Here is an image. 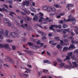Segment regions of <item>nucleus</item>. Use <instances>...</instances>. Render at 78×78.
Listing matches in <instances>:
<instances>
[{
    "label": "nucleus",
    "instance_id": "f257e3e1",
    "mask_svg": "<svg viewBox=\"0 0 78 78\" xmlns=\"http://www.w3.org/2000/svg\"><path fill=\"white\" fill-rule=\"evenodd\" d=\"M68 62L69 64H70V67L71 68H72L73 69L74 67H76L78 66V65H77V64H76V62H72L73 64V65H74V66H73V67H72V65H71V63H70V62Z\"/></svg>",
    "mask_w": 78,
    "mask_h": 78
},
{
    "label": "nucleus",
    "instance_id": "f03ea898",
    "mask_svg": "<svg viewBox=\"0 0 78 78\" xmlns=\"http://www.w3.org/2000/svg\"><path fill=\"white\" fill-rule=\"evenodd\" d=\"M4 48L6 49L8 51H11V48L9 47V45L8 44H5L4 45Z\"/></svg>",
    "mask_w": 78,
    "mask_h": 78
},
{
    "label": "nucleus",
    "instance_id": "7ed1b4c3",
    "mask_svg": "<svg viewBox=\"0 0 78 78\" xmlns=\"http://www.w3.org/2000/svg\"><path fill=\"white\" fill-rule=\"evenodd\" d=\"M38 32L40 34L42 35V36H46V34L44 32L41 30H38Z\"/></svg>",
    "mask_w": 78,
    "mask_h": 78
},
{
    "label": "nucleus",
    "instance_id": "20e7f679",
    "mask_svg": "<svg viewBox=\"0 0 78 78\" xmlns=\"http://www.w3.org/2000/svg\"><path fill=\"white\" fill-rule=\"evenodd\" d=\"M11 34L13 37H16L18 36V34L15 32H12L11 33Z\"/></svg>",
    "mask_w": 78,
    "mask_h": 78
},
{
    "label": "nucleus",
    "instance_id": "39448f33",
    "mask_svg": "<svg viewBox=\"0 0 78 78\" xmlns=\"http://www.w3.org/2000/svg\"><path fill=\"white\" fill-rule=\"evenodd\" d=\"M64 20H61L59 22L60 23H66V22H67L69 19H68L67 20H66L65 18H64Z\"/></svg>",
    "mask_w": 78,
    "mask_h": 78
},
{
    "label": "nucleus",
    "instance_id": "423d86ee",
    "mask_svg": "<svg viewBox=\"0 0 78 78\" xmlns=\"http://www.w3.org/2000/svg\"><path fill=\"white\" fill-rule=\"evenodd\" d=\"M7 59L11 63H14V61L13 60H12V59L9 57H8Z\"/></svg>",
    "mask_w": 78,
    "mask_h": 78
},
{
    "label": "nucleus",
    "instance_id": "0eeeda50",
    "mask_svg": "<svg viewBox=\"0 0 78 78\" xmlns=\"http://www.w3.org/2000/svg\"><path fill=\"white\" fill-rule=\"evenodd\" d=\"M60 41L61 45H64V46H65V45H67L66 43L63 42V41L62 40H60Z\"/></svg>",
    "mask_w": 78,
    "mask_h": 78
},
{
    "label": "nucleus",
    "instance_id": "6e6552de",
    "mask_svg": "<svg viewBox=\"0 0 78 78\" xmlns=\"http://www.w3.org/2000/svg\"><path fill=\"white\" fill-rule=\"evenodd\" d=\"M38 19V17H37V15H35L34 16V18L33 19V20L34 21H36L37 19Z\"/></svg>",
    "mask_w": 78,
    "mask_h": 78
},
{
    "label": "nucleus",
    "instance_id": "1a4fd4ad",
    "mask_svg": "<svg viewBox=\"0 0 78 78\" xmlns=\"http://www.w3.org/2000/svg\"><path fill=\"white\" fill-rule=\"evenodd\" d=\"M69 19V20L68 21V22H69V21H70V20H71L72 22H73L74 23H75V22H76L75 18H72L71 19Z\"/></svg>",
    "mask_w": 78,
    "mask_h": 78
},
{
    "label": "nucleus",
    "instance_id": "9d476101",
    "mask_svg": "<svg viewBox=\"0 0 78 78\" xmlns=\"http://www.w3.org/2000/svg\"><path fill=\"white\" fill-rule=\"evenodd\" d=\"M4 22L5 23H7L9 22V20L7 18H5L4 20Z\"/></svg>",
    "mask_w": 78,
    "mask_h": 78
},
{
    "label": "nucleus",
    "instance_id": "9b49d317",
    "mask_svg": "<svg viewBox=\"0 0 78 78\" xmlns=\"http://www.w3.org/2000/svg\"><path fill=\"white\" fill-rule=\"evenodd\" d=\"M48 7H47V6L44 5L43 7V9L44 10H47V11H48Z\"/></svg>",
    "mask_w": 78,
    "mask_h": 78
},
{
    "label": "nucleus",
    "instance_id": "f8f14e48",
    "mask_svg": "<svg viewBox=\"0 0 78 78\" xmlns=\"http://www.w3.org/2000/svg\"><path fill=\"white\" fill-rule=\"evenodd\" d=\"M30 10L32 11H33V12H36V9H35L34 8L30 7Z\"/></svg>",
    "mask_w": 78,
    "mask_h": 78
},
{
    "label": "nucleus",
    "instance_id": "ddd939ff",
    "mask_svg": "<svg viewBox=\"0 0 78 78\" xmlns=\"http://www.w3.org/2000/svg\"><path fill=\"white\" fill-rule=\"evenodd\" d=\"M7 23V25L8 27H12V26H14V25L12 24L11 23Z\"/></svg>",
    "mask_w": 78,
    "mask_h": 78
},
{
    "label": "nucleus",
    "instance_id": "4468645a",
    "mask_svg": "<svg viewBox=\"0 0 78 78\" xmlns=\"http://www.w3.org/2000/svg\"><path fill=\"white\" fill-rule=\"evenodd\" d=\"M27 53H28L29 55H30L31 56V55H33V51H27Z\"/></svg>",
    "mask_w": 78,
    "mask_h": 78
},
{
    "label": "nucleus",
    "instance_id": "2eb2a0df",
    "mask_svg": "<svg viewBox=\"0 0 78 78\" xmlns=\"http://www.w3.org/2000/svg\"><path fill=\"white\" fill-rule=\"evenodd\" d=\"M9 14L10 16L12 17V18H13V16H12V14H15V15H16V14L14 13V12H10Z\"/></svg>",
    "mask_w": 78,
    "mask_h": 78
},
{
    "label": "nucleus",
    "instance_id": "dca6fc26",
    "mask_svg": "<svg viewBox=\"0 0 78 78\" xmlns=\"http://www.w3.org/2000/svg\"><path fill=\"white\" fill-rule=\"evenodd\" d=\"M52 8V7H48L47 11L51 12V11Z\"/></svg>",
    "mask_w": 78,
    "mask_h": 78
},
{
    "label": "nucleus",
    "instance_id": "f3484780",
    "mask_svg": "<svg viewBox=\"0 0 78 78\" xmlns=\"http://www.w3.org/2000/svg\"><path fill=\"white\" fill-rule=\"evenodd\" d=\"M30 2L28 1H26V6H29L30 5Z\"/></svg>",
    "mask_w": 78,
    "mask_h": 78
},
{
    "label": "nucleus",
    "instance_id": "a211bd4d",
    "mask_svg": "<svg viewBox=\"0 0 78 78\" xmlns=\"http://www.w3.org/2000/svg\"><path fill=\"white\" fill-rule=\"evenodd\" d=\"M55 39L57 41H60V38H59V37H55Z\"/></svg>",
    "mask_w": 78,
    "mask_h": 78
},
{
    "label": "nucleus",
    "instance_id": "6ab92c4d",
    "mask_svg": "<svg viewBox=\"0 0 78 78\" xmlns=\"http://www.w3.org/2000/svg\"><path fill=\"white\" fill-rule=\"evenodd\" d=\"M67 8H69V7H73V5L72 4H68L67 6Z\"/></svg>",
    "mask_w": 78,
    "mask_h": 78
},
{
    "label": "nucleus",
    "instance_id": "aec40b11",
    "mask_svg": "<svg viewBox=\"0 0 78 78\" xmlns=\"http://www.w3.org/2000/svg\"><path fill=\"white\" fill-rule=\"evenodd\" d=\"M68 50V47H65L63 48L62 51H66V50Z\"/></svg>",
    "mask_w": 78,
    "mask_h": 78
},
{
    "label": "nucleus",
    "instance_id": "412c9836",
    "mask_svg": "<svg viewBox=\"0 0 78 78\" xmlns=\"http://www.w3.org/2000/svg\"><path fill=\"white\" fill-rule=\"evenodd\" d=\"M71 42L73 44H76L78 43V41H74L73 40H71Z\"/></svg>",
    "mask_w": 78,
    "mask_h": 78
},
{
    "label": "nucleus",
    "instance_id": "4be33fe9",
    "mask_svg": "<svg viewBox=\"0 0 78 78\" xmlns=\"http://www.w3.org/2000/svg\"><path fill=\"white\" fill-rule=\"evenodd\" d=\"M9 31L8 30H5V34L6 36H8V33Z\"/></svg>",
    "mask_w": 78,
    "mask_h": 78
},
{
    "label": "nucleus",
    "instance_id": "5701e85b",
    "mask_svg": "<svg viewBox=\"0 0 78 78\" xmlns=\"http://www.w3.org/2000/svg\"><path fill=\"white\" fill-rule=\"evenodd\" d=\"M64 66V63H62L59 65V67L60 68H62V67Z\"/></svg>",
    "mask_w": 78,
    "mask_h": 78
},
{
    "label": "nucleus",
    "instance_id": "b1692460",
    "mask_svg": "<svg viewBox=\"0 0 78 78\" xmlns=\"http://www.w3.org/2000/svg\"><path fill=\"white\" fill-rule=\"evenodd\" d=\"M56 28V26L55 25H51V26L49 27L50 29H52L53 28Z\"/></svg>",
    "mask_w": 78,
    "mask_h": 78
},
{
    "label": "nucleus",
    "instance_id": "393cba45",
    "mask_svg": "<svg viewBox=\"0 0 78 78\" xmlns=\"http://www.w3.org/2000/svg\"><path fill=\"white\" fill-rule=\"evenodd\" d=\"M6 41L7 42H12V40H9V39H6Z\"/></svg>",
    "mask_w": 78,
    "mask_h": 78
},
{
    "label": "nucleus",
    "instance_id": "a878e982",
    "mask_svg": "<svg viewBox=\"0 0 78 78\" xmlns=\"http://www.w3.org/2000/svg\"><path fill=\"white\" fill-rule=\"evenodd\" d=\"M2 9L3 10H4L5 11H6V12H9L8 10H7V8L6 7H3Z\"/></svg>",
    "mask_w": 78,
    "mask_h": 78
},
{
    "label": "nucleus",
    "instance_id": "bb28decb",
    "mask_svg": "<svg viewBox=\"0 0 78 78\" xmlns=\"http://www.w3.org/2000/svg\"><path fill=\"white\" fill-rule=\"evenodd\" d=\"M42 74V72L40 71L39 72H38V76H41Z\"/></svg>",
    "mask_w": 78,
    "mask_h": 78
},
{
    "label": "nucleus",
    "instance_id": "cd10ccee",
    "mask_svg": "<svg viewBox=\"0 0 78 78\" xmlns=\"http://www.w3.org/2000/svg\"><path fill=\"white\" fill-rule=\"evenodd\" d=\"M68 26L66 24H63L62 26V27L63 28H67Z\"/></svg>",
    "mask_w": 78,
    "mask_h": 78
},
{
    "label": "nucleus",
    "instance_id": "c85d7f7f",
    "mask_svg": "<svg viewBox=\"0 0 78 78\" xmlns=\"http://www.w3.org/2000/svg\"><path fill=\"white\" fill-rule=\"evenodd\" d=\"M57 61H58L59 62H60V63H61L62 62V61L59 58H57Z\"/></svg>",
    "mask_w": 78,
    "mask_h": 78
},
{
    "label": "nucleus",
    "instance_id": "c756f323",
    "mask_svg": "<svg viewBox=\"0 0 78 78\" xmlns=\"http://www.w3.org/2000/svg\"><path fill=\"white\" fill-rule=\"evenodd\" d=\"M46 22H48L49 21H50L51 20L50 19V18H48V17H47L45 19Z\"/></svg>",
    "mask_w": 78,
    "mask_h": 78
},
{
    "label": "nucleus",
    "instance_id": "7c9ffc66",
    "mask_svg": "<svg viewBox=\"0 0 78 78\" xmlns=\"http://www.w3.org/2000/svg\"><path fill=\"white\" fill-rule=\"evenodd\" d=\"M64 67L65 68H69V69H72V68H71V67H70H70H69V66L67 65L64 66Z\"/></svg>",
    "mask_w": 78,
    "mask_h": 78
},
{
    "label": "nucleus",
    "instance_id": "2f4dec72",
    "mask_svg": "<svg viewBox=\"0 0 78 78\" xmlns=\"http://www.w3.org/2000/svg\"><path fill=\"white\" fill-rule=\"evenodd\" d=\"M56 28H61L62 26L61 25H59L58 26L56 25Z\"/></svg>",
    "mask_w": 78,
    "mask_h": 78
},
{
    "label": "nucleus",
    "instance_id": "473e14b6",
    "mask_svg": "<svg viewBox=\"0 0 78 78\" xmlns=\"http://www.w3.org/2000/svg\"><path fill=\"white\" fill-rule=\"evenodd\" d=\"M27 30L28 31H30L31 30L32 28L30 27H27Z\"/></svg>",
    "mask_w": 78,
    "mask_h": 78
},
{
    "label": "nucleus",
    "instance_id": "72a5a7b5",
    "mask_svg": "<svg viewBox=\"0 0 78 78\" xmlns=\"http://www.w3.org/2000/svg\"><path fill=\"white\" fill-rule=\"evenodd\" d=\"M55 40H53L51 41H50L49 42V44H53L54 42H55Z\"/></svg>",
    "mask_w": 78,
    "mask_h": 78
},
{
    "label": "nucleus",
    "instance_id": "f704fd0d",
    "mask_svg": "<svg viewBox=\"0 0 78 78\" xmlns=\"http://www.w3.org/2000/svg\"><path fill=\"white\" fill-rule=\"evenodd\" d=\"M39 15L41 16V17H43L44 16V14L40 12L39 13Z\"/></svg>",
    "mask_w": 78,
    "mask_h": 78
},
{
    "label": "nucleus",
    "instance_id": "c9c22d12",
    "mask_svg": "<svg viewBox=\"0 0 78 78\" xmlns=\"http://www.w3.org/2000/svg\"><path fill=\"white\" fill-rule=\"evenodd\" d=\"M74 53H75V54H77V55H78V49H76V50L74 51Z\"/></svg>",
    "mask_w": 78,
    "mask_h": 78
},
{
    "label": "nucleus",
    "instance_id": "e433bc0d",
    "mask_svg": "<svg viewBox=\"0 0 78 78\" xmlns=\"http://www.w3.org/2000/svg\"><path fill=\"white\" fill-rule=\"evenodd\" d=\"M21 27H22V28H24L25 29H27V28H26V27L25 26V25L23 24H22L21 25Z\"/></svg>",
    "mask_w": 78,
    "mask_h": 78
},
{
    "label": "nucleus",
    "instance_id": "4c0bfd02",
    "mask_svg": "<svg viewBox=\"0 0 78 78\" xmlns=\"http://www.w3.org/2000/svg\"><path fill=\"white\" fill-rule=\"evenodd\" d=\"M22 5H23V6H25L26 5V2H23L22 3Z\"/></svg>",
    "mask_w": 78,
    "mask_h": 78
},
{
    "label": "nucleus",
    "instance_id": "58836bf2",
    "mask_svg": "<svg viewBox=\"0 0 78 78\" xmlns=\"http://www.w3.org/2000/svg\"><path fill=\"white\" fill-rule=\"evenodd\" d=\"M51 11H56V9L54 7H52Z\"/></svg>",
    "mask_w": 78,
    "mask_h": 78
},
{
    "label": "nucleus",
    "instance_id": "ea45409f",
    "mask_svg": "<svg viewBox=\"0 0 78 78\" xmlns=\"http://www.w3.org/2000/svg\"><path fill=\"white\" fill-rule=\"evenodd\" d=\"M54 6L55 8H58L59 6V5H57V4H55L54 5Z\"/></svg>",
    "mask_w": 78,
    "mask_h": 78
},
{
    "label": "nucleus",
    "instance_id": "a19ab883",
    "mask_svg": "<svg viewBox=\"0 0 78 78\" xmlns=\"http://www.w3.org/2000/svg\"><path fill=\"white\" fill-rule=\"evenodd\" d=\"M34 47H35V48H41L40 46H39L37 45H34Z\"/></svg>",
    "mask_w": 78,
    "mask_h": 78
},
{
    "label": "nucleus",
    "instance_id": "79ce46f5",
    "mask_svg": "<svg viewBox=\"0 0 78 78\" xmlns=\"http://www.w3.org/2000/svg\"><path fill=\"white\" fill-rule=\"evenodd\" d=\"M28 44L29 45H31V46H32V45H33V43H32V42H28Z\"/></svg>",
    "mask_w": 78,
    "mask_h": 78
},
{
    "label": "nucleus",
    "instance_id": "37998d69",
    "mask_svg": "<svg viewBox=\"0 0 78 78\" xmlns=\"http://www.w3.org/2000/svg\"><path fill=\"white\" fill-rule=\"evenodd\" d=\"M72 53L73 52H69L68 53V56H72Z\"/></svg>",
    "mask_w": 78,
    "mask_h": 78
},
{
    "label": "nucleus",
    "instance_id": "c03bdc74",
    "mask_svg": "<svg viewBox=\"0 0 78 78\" xmlns=\"http://www.w3.org/2000/svg\"><path fill=\"white\" fill-rule=\"evenodd\" d=\"M74 47V45L71 44L70 45V47H69V49H70L71 48H73Z\"/></svg>",
    "mask_w": 78,
    "mask_h": 78
},
{
    "label": "nucleus",
    "instance_id": "a18cd8bd",
    "mask_svg": "<svg viewBox=\"0 0 78 78\" xmlns=\"http://www.w3.org/2000/svg\"><path fill=\"white\" fill-rule=\"evenodd\" d=\"M3 38L4 37L2 35H0V39H1V40H3Z\"/></svg>",
    "mask_w": 78,
    "mask_h": 78
},
{
    "label": "nucleus",
    "instance_id": "49530a36",
    "mask_svg": "<svg viewBox=\"0 0 78 78\" xmlns=\"http://www.w3.org/2000/svg\"><path fill=\"white\" fill-rule=\"evenodd\" d=\"M64 42H67L69 41V40L67 39H65L63 40Z\"/></svg>",
    "mask_w": 78,
    "mask_h": 78
},
{
    "label": "nucleus",
    "instance_id": "de8ad7c7",
    "mask_svg": "<svg viewBox=\"0 0 78 78\" xmlns=\"http://www.w3.org/2000/svg\"><path fill=\"white\" fill-rule=\"evenodd\" d=\"M3 33V30L2 29H1L0 30V34H2Z\"/></svg>",
    "mask_w": 78,
    "mask_h": 78
},
{
    "label": "nucleus",
    "instance_id": "09e8293b",
    "mask_svg": "<svg viewBox=\"0 0 78 78\" xmlns=\"http://www.w3.org/2000/svg\"><path fill=\"white\" fill-rule=\"evenodd\" d=\"M0 48H4V45H3L2 44H0Z\"/></svg>",
    "mask_w": 78,
    "mask_h": 78
},
{
    "label": "nucleus",
    "instance_id": "8fccbe9b",
    "mask_svg": "<svg viewBox=\"0 0 78 78\" xmlns=\"http://www.w3.org/2000/svg\"><path fill=\"white\" fill-rule=\"evenodd\" d=\"M30 41H31L32 42H34V39L32 37H31L30 39Z\"/></svg>",
    "mask_w": 78,
    "mask_h": 78
},
{
    "label": "nucleus",
    "instance_id": "3c124183",
    "mask_svg": "<svg viewBox=\"0 0 78 78\" xmlns=\"http://www.w3.org/2000/svg\"><path fill=\"white\" fill-rule=\"evenodd\" d=\"M65 14L64 13H61L59 14V16H64Z\"/></svg>",
    "mask_w": 78,
    "mask_h": 78
},
{
    "label": "nucleus",
    "instance_id": "603ef678",
    "mask_svg": "<svg viewBox=\"0 0 78 78\" xmlns=\"http://www.w3.org/2000/svg\"><path fill=\"white\" fill-rule=\"evenodd\" d=\"M57 45V43H54L52 44L51 45V46L52 47H55V45Z\"/></svg>",
    "mask_w": 78,
    "mask_h": 78
},
{
    "label": "nucleus",
    "instance_id": "864d4df0",
    "mask_svg": "<svg viewBox=\"0 0 78 78\" xmlns=\"http://www.w3.org/2000/svg\"><path fill=\"white\" fill-rule=\"evenodd\" d=\"M66 58L67 59H70V56L69 55L66 56Z\"/></svg>",
    "mask_w": 78,
    "mask_h": 78
},
{
    "label": "nucleus",
    "instance_id": "5fc2aeb1",
    "mask_svg": "<svg viewBox=\"0 0 78 78\" xmlns=\"http://www.w3.org/2000/svg\"><path fill=\"white\" fill-rule=\"evenodd\" d=\"M41 39L43 40H44V39H47V37L45 36H44V37H41Z\"/></svg>",
    "mask_w": 78,
    "mask_h": 78
},
{
    "label": "nucleus",
    "instance_id": "6e6d98bb",
    "mask_svg": "<svg viewBox=\"0 0 78 78\" xmlns=\"http://www.w3.org/2000/svg\"><path fill=\"white\" fill-rule=\"evenodd\" d=\"M49 62V61L48 60H44L43 61L44 63H47V62Z\"/></svg>",
    "mask_w": 78,
    "mask_h": 78
},
{
    "label": "nucleus",
    "instance_id": "4d7b16f0",
    "mask_svg": "<svg viewBox=\"0 0 78 78\" xmlns=\"http://www.w3.org/2000/svg\"><path fill=\"white\" fill-rule=\"evenodd\" d=\"M63 37H64V38H65V37H67V34H64L63 36Z\"/></svg>",
    "mask_w": 78,
    "mask_h": 78
},
{
    "label": "nucleus",
    "instance_id": "13d9d810",
    "mask_svg": "<svg viewBox=\"0 0 78 78\" xmlns=\"http://www.w3.org/2000/svg\"><path fill=\"white\" fill-rule=\"evenodd\" d=\"M4 62L2 60V59H0V63L1 64H3Z\"/></svg>",
    "mask_w": 78,
    "mask_h": 78
},
{
    "label": "nucleus",
    "instance_id": "bf43d9fd",
    "mask_svg": "<svg viewBox=\"0 0 78 78\" xmlns=\"http://www.w3.org/2000/svg\"><path fill=\"white\" fill-rule=\"evenodd\" d=\"M41 42L40 41H38L37 42V44H41Z\"/></svg>",
    "mask_w": 78,
    "mask_h": 78
},
{
    "label": "nucleus",
    "instance_id": "052dcab7",
    "mask_svg": "<svg viewBox=\"0 0 78 78\" xmlns=\"http://www.w3.org/2000/svg\"><path fill=\"white\" fill-rule=\"evenodd\" d=\"M23 75H25V76L27 77H29L28 75V74H26L25 73H23Z\"/></svg>",
    "mask_w": 78,
    "mask_h": 78
},
{
    "label": "nucleus",
    "instance_id": "680f3d73",
    "mask_svg": "<svg viewBox=\"0 0 78 78\" xmlns=\"http://www.w3.org/2000/svg\"><path fill=\"white\" fill-rule=\"evenodd\" d=\"M9 3H12V0H9L8 2Z\"/></svg>",
    "mask_w": 78,
    "mask_h": 78
},
{
    "label": "nucleus",
    "instance_id": "e2e57ef3",
    "mask_svg": "<svg viewBox=\"0 0 78 78\" xmlns=\"http://www.w3.org/2000/svg\"><path fill=\"white\" fill-rule=\"evenodd\" d=\"M64 30L68 32V31H69V29H65Z\"/></svg>",
    "mask_w": 78,
    "mask_h": 78
},
{
    "label": "nucleus",
    "instance_id": "0e129e2a",
    "mask_svg": "<svg viewBox=\"0 0 78 78\" xmlns=\"http://www.w3.org/2000/svg\"><path fill=\"white\" fill-rule=\"evenodd\" d=\"M20 13L21 14H22V15H25V13L23 12H21Z\"/></svg>",
    "mask_w": 78,
    "mask_h": 78
},
{
    "label": "nucleus",
    "instance_id": "69168bd1",
    "mask_svg": "<svg viewBox=\"0 0 78 78\" xmlns=\"http://www.w3.org/2000/svg\"><path fill=\"white\" fill-rule=\"evenodd\" d=\"M39 22H42V18H40L39 19Z\"/></svg>",
    "mask_w": 78,
    "mask_h": 78
},
{
    "label": "nucleus",
    "instance_id": "338daca9",
    "mask_svg": "<svg viewBox=\"0 0 78 78\" xmlns=\"http://www.w3.org/2000/svg\"><path fill=\"white\" fill-rule=\"evenodd\" d=\"M27 66L28 67H29L30 68H32V66H31V65H29V64H27Z\"/></svg>",
    "mask_w": 78,
    "mask_h": 78
},
{
    "label": "nucleus",
    "instance_id": "774afa93",
    "mask_svg": "<svg viewBox=\"0 0 78 78\" xmlns=\"http://www.w3.org/2000/svg\"><path fill=\"white\" fill-rule=\"evenodd\" d=\"M60 47H61V46L59 44L57 46V48H60Z\"/></svg>",
    "mask_w": 78,
    "mask_h": 78
}]
</instances>
